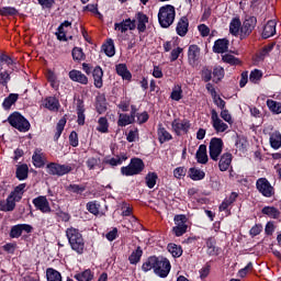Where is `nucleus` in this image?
Wrapping results in <instances>:
<instances>
[{"label": "nucleus", "mask_w": 281, "mask_h": 281, "mask_svg": "<svg viewBox=\"0 0 281 281\" xmlns=\"http://www.w3.org/2000/svg\"><path fill=\"white\" fill-rule=\"evenodd\" d=\"M66 236L74 251H76L79 255L85 254V238L82 237V234L79 229L75 227L67 228Z\"/></svg>", "instance_id": "f257e3e1"}, {"label": "nucleus", "mask_w": 281, "mask_h": 281, "mask_svg": "<svg viewBox=\"0 0 281 281\" xmlns=\"http://www.w3.org/2000/svg\"><path fill=\"white\" fill-rule=\"evenodd\" d=\"M175 16H177L175 5L165 4L160 7L158 11V22L160 27H164L165 30L170 27V25L175 23Z\"/></svg>", "instance_id": "f03ea898"}, {"label": "nucleus", "mask_w": 281, "mask_h": 281, "mask_svg": "<svg viewBox=\"0 0 281 281\" xmlns=\"http://www.w3.org/2000/svg\"><path fill=\"white\" fill-rule=\"evenodd\" d=\"M25 188H27L26 183H21L14 188V190L7 198V207L9 212H14L16 207V203L21 202L23 199V194H25Z\"/></svg>", "instance_id": "7ed1b4c3"}, {"label": "nucleus", "mask_w": 281, "mask_h": 281, "mask_svg": "<svg viewBox=\"0 0 281 281\" xmlns=\"http://www.w3.org/2000/svg\"><path fill=\"white\" fill-rule=\"evenodd\" d=\"M144 160H142L140 158H132L128 166L121 168V173L124 177H134V175H139L140 172H144Z\"/></svg>", "instance_id": "20e7f679"}, {"label": "nucleus", "mask_w": 281, "mask_h": 281, "mask_svg": "<svg viewBox=\"0 0 281 281\" xmlns=\"http://www.w3.org/2000/svg\"><path fill=\"white\" fill-rule=\"evenodd\" d=\"M9 124L20 131V133H27L30 131V121L25 119L21 113L14 112L8 117Z\"/></svg>", "instance_id": "39448f33"}, {"label": "nucleus", "mask_w": 281, "mask_h": 281, "mask_svg": "<svg viewBox=\"0 0 281 281\" xmlns=\"http://www.w3.org/2000/svg\"><path fill=\"white\" fill-rule=\"evenodd\" d=\"M256 188L259 194L266 196V199H271L276 194V189L271 186V182L267 178H259L256 181Z\"/></svg>", "instance_id": "423d86ee"}, {"label": "nucleus", "mask_w": 281, "mask_h": 281, "mask_svg": "<svg viewBox=\"0 0 281 281\" xmlns=\"http://www.w3.org/2000/svg\"><path fill=\"white\" fill-rule=\"evenodd\" d=\"M223 138L213 137L209 145V155L213 161H218L221 154L223 153Z\"/></svg>", "instance_id": "0eeeda50"}, {"label": "nucleus", "mask_w": 281, "mask_h": 281, "mask_svg": "<svg viewBox=\"0 0 281 281\" xmlns=\"http://www.w3.org/2000/svg\"><path fill=\"white\" fill-rule=\"evenodd\" d=\"M256 25H258V18L254 15H246L240 27V38H247V36H250L251 32L256 30Z\"/></svg>", "instance_id": "6e6552de"}, {"label": "nucleus", "mask_w": 281, "mask_h": 281, "mask_svg": "<svg viewBox=\"0 0 281 281\" xmlns=\"http://www.w3.org/2000/svg\"><path fill=\"white\" fill-rule=\"evenodd\" d=\"M46 170L48 175L64 177V175H69V172L74 170V167L71 165H60L57 162H50L46 166Z\"/></svg>", "instance_id": "1a4fd4ad"}, {"label": "nucleus", "mask_w": 281, "mask_h": 281, "mask_svg": "<svg viewBox=\"0 0 281 281\" xmlns=\"http://www.w3.org/2000/svg\"><path fill=\"white\" fill-rule=\"evenodd\" d=\"M170 269L172 266L170 265V260L164 257H158L155 273L159 276V278H168V273H170Z\"/></svg>", "instance_id": "9d476101"}, {"label": "nucleus", "mask_w": 281, "mask_h": 281, "mask_svg": "<svg viewBox=\"0 0 281 281\" xmlns=\"http://www.w3.org/2000/svg\"><path fill=\"white\" fill-rule=\"evenodd\" d=\"M176 226L172 228L175 236H183L188 232V217L186 215H176L173 218Z\"/></svg>", "instance_id": "9b49d317"}, {"label": "nucleus", "mask_w": 281, "mask_h": 281, "mask_svg": "<svg viewBox=\"0 0 281 281\" xmlns=\"http://www.w3.org/2000/svg\"><path fill=\"white\" fill-rule=\"evenodd\" d=\"M33 205L35 210H38L42 212V214H49L52 213V206L49 205V201L47 200V196L40 195L35 199H33Z\"/></svg>", "instance_id": "f8f14e48"}, {"label": "nucleus", "mask_w": 281, "mask_h": 281, "mask_svg": "<svg viewBox=\"0 0 281 281\" xmlns=\"http://www.w3.org/2000/svg\"><path fill=\"white\" fill-rule=\"evenodd\" d=\"M211 124L215 132L217 133H225L229 128V125H227L221 117H218V113H216V110H212L211 113Z\"/></svg>", "instance_id": "ddd939ff"}, {"label": "nucleus", "mask_w": 281, "mask_h": 281, "mask_svg": "<svg viewBox=\"0 0 281 281\" xmlns=\"http://www.w3.org/2000/svg\"><path fill=\"white\" fill-rule=\"evenodd\" d=\"M199 58H201V47L196 44H192L188 49V61L190 67H196L199 65Z\"/></svg>", "instance_id": "4468645a"}, {"label": "nucleus", "mask_w": 281, "mask_h": 281, "mask_svg": "<svg viewBox=\"0 0 281 281\" xmlns=\"http://www.w3.org/2000/svg\"><path fill=\"white\" fill-rule=\"evenodd\" d=\"M32 225L30 224H18L11 227L9 233L10 238H21L23 232L26 234H32Z\"/></svg>", "instance_id": "2eb2a0df"}, {"label": "nucleus", "mask_w": 281, "mask_h": 281, "mask_svg": "<svg viewBox=\"0 0 281 281\" xmlns=\"http://www.w3.org/2000/svg\"><path fill=\"white\" fill-rule=\"evenodd\" d=\"M171 126L177 135H181V133H188L190 131V121L188 120H179L176 119L172 123Z\"/></svg>", "instance_id": "dca6fc26"}, {"label": "nucleus", "mask_w": 281, "mask_h": 281, "mask_svg": "<svg viewBox=\"0 0 281 281\" xmlns=\"http://www.w3.org/2000/svg\"><path fill=\"white\" fill-rule=\"evenodd\" d=\"M234 159V156L232 153L226 151L218 158V168L221 172H227L229 170V167L232 166V160Z\"/></svg>", "instance_id": "f3484780"}, {"label": "nucleus", "mask_w": 281, "mask_h": 281, "mask_svg": "<svg viewBox=\"0 0 281 281\" xmlns=\"http://www.w3.org/2000/svg\"><path fill=\"white\" fill-rule=\"evenodd\" d=\"M136 27L137 24H135V20H131V18L123 20L121 23L114 24V30H119L122 32V34H125V32H128V30L133 31Z\"/></svg>", "instance_id": "a211bd4d"}, {"label": "nucleus", "mask_w": 281, "mask_h": 281, "mask_svg": "<svg viewBox=\"0 0 281 281\" xmlns=\"http://www.w3.org/2000/svg\"><path fill=\"white\" fill-rule=\"evenodd\" d=\"M135 23H137L136 30L138 31V34H144V32H146V24L148 23V15H146L142 11H138L135 14Z\"/></svg>", "instance_id": "6ab92c4d"}, {"label": "nucleus", "mask_w": 281, "mask_h": 281, "mask_svg": "<svg viewBox=\"0 0 281 281\" xmlns=\"http://www.w3.org/2000/svg\"><path fill=\"white\" fill-rule=\"evenodd\" d=\"M68 76L72 82H78L79 85H89V77L82 74L80 70L72 69L68 72Z\"/></svg>", "instance_id": "aec40b11"}, {"label": "nucleus", "mask_w": 281, "mask_h": 281, "mask_svg": "<svg viewBox=\"0 0 281 281\" xmlns=\"http://www.w3.org/2000/svg\"><path fill=\"white\" fill-rule=\"evenodd\" d=\"M92 78L95 89H102V87H104V81L102 80V78H104V70H102V67L95 66L94 69H92Z\"/></svg>", "instance_id": "412c9836"}, {"label": "nucleus", "mask_w": 281, "mask_h": 281, "mask_svg": "<svg viewBox=\"0 0 281 281\" xmlns=\"http://www.w3.org/2000/svg\"><path fill=\"white\" fill-rule=\"evenodd\" d=\"M229 49V40L218 38L214 42L213 52L214 54H225Z\"/></svg>", "instance_id": "4be33fe9"}, {"label": "nucleus", "mask_w": 281, "mask_h": 281, "mask_svg": "<svg viewBox=\"0 0 281 281\" xmlns=\"http://www.w3.org/2000/svg\"><path fill=\"white\" fill-rule=\"evenodd\" d=\"M188 27H190V21L188 20V16H182L177 24L176 32L178 36H186L188 34Z\"/></svg>", "instance_id": "5701e85b"}, {"label": "nucleus", "mask_w": 281, "mask_h": 281, "mask_svg": "<svg viewBox=\"0 0 281 281\" xmlns=\"http://www.w3.org/2000/svg\"><path fill=\"white\" fill-rule=\"evenodd\" d=\"M276 47V43H270L266 46H263L257 54H256V60L258 63H261L262 60H265V58H267V56H269V54H271V52H273V48Z\"/></svg>", "instance_id": "b1692460"}, {"label": "nucleus", "mask_w": 281, "mask_h": 281, "mask_svg": "<svg viewBox=\"0 0 281 281\" xmlns=\"http://www.w3.org/2000/svg\"><path fill=\"white\" fill-rule=\"evenodd\" d=\"M135 122V110H132L131 114L121 113L117 121V126L124 127Z\"/></svg>", "instance_id": "393cba45"}, {"label": "nucleus", "mask_w": 281, "mask_h": 281, "mask_svg": "<svg viewBox=\"0 0 281 281\" xmlns=\"http://www.w3.org/2000/svg\"><path fill=\"white\" fill-rule=\"evenodd\" d=\"M276 21L270 20L267 22V24L263 26V31L261 33L262 38H271V36H276Z\"/></svg>", "instance_id": "a878e982"}, {"label": "nucleus", "mask_w": 281, "mask_h": 281, "mask_svg": "<svg viewBox=\"0 0 281 281\" xmlns=\"http://www.w3.org/2000/svg\"><path fill=\"white\" fill-rule=\"evenodd\" d=\"M195 158H196L198 164H203V165L207 164V161H209L207 146H205L203 144L200 145L199 149L196 150Z\"/></svg>", "instance_id": "bb28decb"}, {"label": "nucleus", "mask_w": 281, "mask_h": 281, "mask_svg": "<svg viewBox=\"0 0 281 281\" xmlns=\"http://www.w3.org/2000/svg\"><path fill=\"white\" fill-rule=\"evenodd\" d=\"M32 159L35 168H43L45 166V155L42 149H35Z\"/></svg>", "instance_id": "cd10ccee"}, {"label": "nucleus", "mask_w": 281, "mask_h": 281, "mask_svg": "<svg viewBox=\"0 0 281 281\" xmlns=\"http://www.w3.org/2000/svg\"><path fill=\"white\" fill-rule=\"evenodd\" d=\"M30 175V167L26 164L19 165L15 170V177L19 181H25Z\"/></svg>", "instance_id": "c85d7f7f"}, {"label": "nucleus", "mask_w": 281, "mask_h": 281, "mask_svg": "<svg viewBox=\"0 0 281 281\" xmlns=\"http://www.w3.org/2000/svg\"><path fill=\"white\" fill-rule=\"evenodd\" d=\"M102 50L109 58H113V56H115V43L112 38L106 40V42L102 45Z\"/></svg>", "instance_id": "c756f323"}, {"label": "nucleus", "mask_w": 281, "mask_h": 281, "mask_svg": "<svg viewBox=\"0 0 281 281\" xmlns=\"http://www.w3.org/2000/svg\"><path fill=\"white\" fill-rule=\"evenodd\" d=\"M240 27H243V22H240V18H234L229 23V33L233 36H238V34H240Z\"/></svg>", "instance_id": "7c9ffc66"}, {"label": "nucleus", "mask_w": 281, "mask_h": 281, "mask_svg": "<svg viewBox=\"0 0 281 281\" xmlns=\"http://www.w3.org/2000/svg\"><path fill=\"white\" fill-rule=\"evenodd\" d=\"M157 260H158V257H155V256L147 258L142 266L143 271L147 273V271H151V269H154V273H155V269L157 268Z\"/></svg>", "instance_id": "2f4dec72"}, {"label": "nucleus", "mask_w": 281, "mask_h": 281, "mask_svg": "<svg viewBox=\"0 0 281 281\" xmlns=\"http://www.w3.org/2000/svg\"><path fill=\"white\" fill-rule=\"evenodd\" d=\"M116 74L117 76H121L123 80H131V78H133V75L128 71L126 64L116 65Z\"/></svg>", "instance_id": "473e14b6"}, {"label": "nucleus", "mask_w": 281, "mask_h": 281, "mask_svg": "<svg viewBox=\"0 0 281 281\" xmlns=\"http://www.w3.org/2000/svg\"><path fill=\"white\" fill-rule=\"evenodd\" d=\"M142 256H144V250L138 246V247L128 256V262H130V265H138L139 260H142Z\"/></svg>", "instance_id": "72a5a7b5"}, {"label": "nucleus", "mask_w": 281, "mask_h": 281, "mask_svg": "<svg viewBox=\"0 0 281 281\" xmlns=\"http://www.w3.org/2000/svg\"><path fill=\"white\" fill-rule=\"evenodd\" d=\"M157 133L158 140L161 144H166V142H170V139H172V135L170 134V132H167V130L165 127H161V125H159Z\"/></svg>", "instance_id": "f704fd0d"}, {"label": "nucleus", "mask_w": 281, "mask_h": 281, "mask_svg": "<svg viewBox=\"0 0 281 281\" xmlns=\"http://www.w3.org/2000/svg\"><path fill=\"white\" fill-rule=\"evenodd\" d=\"M189 177L192 179V181H201L205 179V171L196 168H190L189 169Z\"/></svg>", "instance_id": "c9c22d12"}, {"label": "nucleus", "mask_w": 281, "mask_h": 281, "mask_svg": "<svg viewBox=\"0 0 281 281\" xmlns=\"http://www.w3.org/2000/svg\"><path fill=\"white\" fill-rule=\"evenodd\" d=\"M66 124H67V117L66 116L61 117L58 121V123L56 125V133L54 135V140L55 142H58V139H60V135H63V131H65Z\"/></svg>", "instance_id": "e433bc0d"}, {"label": "nucleus", "mask_w": 281, "mask_h": 281, "mask_svg": "<svg viewBox=\"0 0 281 281\" xmlns=\"http://www.w3.org/2000/svg\"><path fill=\"white\" fill-rule=\"evenodd\" d=\"M71 56L75 63H80L81 60H86L87 58V55H85V52L82 50V48L78 46L72 48Z\"/></svg>", "instance_id": "4c0bfd02"}, {"label": "nucleus", "mask_w": 281, "mask_h": 281, "mask_svg": "<svg viewBox=\"0 0 281 281\" xmlns=\"http://www.w3.org/2000/svg\"><path fill=\"white\" fill-rule=\"evenodd\" d=\"M212 72H213V82H215L216 85H218V82H221V80L225 78V69L221 66L214 67Z\"/></svg>", "instance_id": "58836bf2"}, {"label": "nucleus", "mask_w": 281, "mask_h": 281, "mask_svg": "<svg viewBox=\"0 0 281 281\" xmlns=\"http://www.w3.org/2000/svg\"><path fill=\"white\" fill-rule=\"evenodd\" d=\"M167 249L173 258H181V256H183V248L177 244H169Z\"/></svg>", "instance_id": "ea45409f"}, {"label": "nucleus", "mask_w": 281, "mask_h": 281, "mask_svg": "<svg viewBox=\"0 0 281 281\" xmlns=\"http://www.w3.org/2000/svg\"><path fill=\"white\" fill-rule=\"evenodd\" d=\"M270 146L274 150L281 147V134L280 132L276 131L270 135Z\"/></svg>", "instance_id": "a19ab883"}, {"label": "nucleus", "mask_w": 281, "mask_h": 281, "mask_svg": "<svg viewBox=\"0 0 281 281\" xmlns=\"http://www.w3.org/2000/svg\"><path fill=\"white\" fill-rule=\"evenodd\" d=\"M65 190L70 194H82L87 190V187L83 184H69L65 187Z\"/></svg>", "instance_id": "79ce46f5"}, {"label": "nucleus", "mask_w": 281, "mask_h": 281, "mask_svg": "<svg viewBox=\"0 0 281 281\" xmlns=\"http://www.w3.org/2000/svg\"><path fill=\"white\" fill-rule=\"evenodd\" d=\"M74 278L77 281H91L93 280V271H91V269H87L82 272L75 274Z\"/></svg>", "instance_id": "37998d69"}, {"label": "nucleus", "mask_w": 281, "mask_h": 281, "mask_svg": "<svg viewBox=\"0 0 281 281\" xmlns=\"http://www.w3.org/2000/svg\"><path fill=\"white\" fill-rule=\"evenodd\" d=\"M46 277H47V281H63V276H60V272H58V270H55L53 268H48L46 270Z\"/></svg>", "instance_id": "c03bdc74"}, {"label": "nucleus", "mask_w": 281, "mask_h": 281, "mask_svg": "<svg viewBox=\"0 0 281 281\" xmlns=\"http://www.w3.org/2000/svg\"><path fill=\"white\" fill-rule=\"evenodd\" d=\"M261 212L270 218H280V211L274 206H265Z\"/></svg>", "instance_id": "a18cd8bd"}, {"label": "nucleus", "mask_w": 281, "mask_h": 281, "mask_svg": "<svg viewBox=\"0 0 281 281\" xmlns=\"http://www.w3.org/2000/svg\"><path fill=\"white\" fill-rule=\"evenodd\" d=\"M157 179H159V177L157 176L156 172H149V173L145 177V181H146L147 188H149L150 190H153V188H155V186H157Z\"/></svg>", "instance_id": "49530a36"}, {"label": "nucleus", "mask_w": 281, "mask_h": 281, "mask_svg": "<svg viewBox=\"0 0 281 281\" xmlns=\"http://www.w3.org/2000/svg\"><path fill=\"white\" fill-rule=\"evenodd\" d=\"M19 11L14 7H2L0 8V16H16Z\"/></svg>", "instance_id": "de8ad7c7"}, {"label": "nucleus", "mask_w": 281, "mask_h": 281, "mask_svg": "<svg viewBox=\"0 0 281 281\" xmlns=\"http://www.w3.org/2000/svg\"><path fill=\"white\" fill-rule=\"evenodd\" d=\"M223 63H226L227 65L236 66L240 65V59L232 54H225L222 56Z\"/></svg>", "instance_id": "09e8293b"}, {"label": "nucleus", "mask_w": 281, "mask_h": 281, "mask_svg": "<svg viewBox=\"0 0 281 281\" xmlns=\"http://www.w3.org/2000/svg\"><path fill=\"white\" fill-rule=\"evenodd\" d=\"M18 100L19 93H10L7 98H4L2 106H13V104H16Z\"/></svg>", "instance_id": "8fccbe9b"}, {"label": "nucleus", "mask_w": 281, "mask_h": 281, "mask_svg": "<svg viewBox=\"0 0 281 281\" xmlns=\"http://www.w3.org/2000/svg\"><path fill=\"white\" fill-rule=\"evenodd\" d=\"M98 124L97 131L99 133H109V120L106 117H100Z\"/></svg>", "instance_id": "3c124183"}, {"label": "nucleus", "mask_w": 281, "mask_h": 281, "mask_svg": "<svg viewBox=\"0 0 281 281\" xmlns=\"http://www.w3.org/2000/svg\"><path fill=\"white\" fill-rule=\"evenodd\" d=\"M207 254L209 256H217L218 248H216V243L213 239L206 240Z\"/></svg>", "instance_id": "603ef678"}, {"label": "nucleus", "mask_w": 281, "mask_h": 281, "mask_svg": "<svg viewBox=\"0 0 281 281\" xmlns=\"http://www.w3.org/2000/svg\"><path fill=\"white\" fill-rule=\"evenodd\" d=\"M212 69H210L207 66H204L200 71L203 82H210V80H212Z\"/></svg>", "instance_id": "864d4df0"}, {"label": "nucleus", "mask_w": 281, "mask_h": 281, "mask_svg": "<svg viewBox=\"0 0 281 281\" xmlns=\"http://www.w3.org/2000/svg\"><path fill=\"white\" fill-rule=\"evenodd\" d=\"M126 159H128V157H126V155L116 156V157L108 160L106 164H110V166H122V164H124V161H126Z\"/></svg>", "instance_id": "5fc2aeb1"}, {"label": "nucleus", "mask_w": 281, "mask_h": 281, "mask_svg": "<svg viewBox=\"0 0 281 281\" xmlns=\"http://www.w3.org/2000/svg\"><path fill=\"white\" fill-rule=\"evenodd\" d=\"M42 10H52L56 5V0H37Z\"/></svg>", "instance_id": "6e6d98bb"}, {"label": "nucleus", "mask_w": 281, "mask_h": 281, "mask_svg": "<svg viewBox=\"0 0 281 281\" xmlns=\"http://www.w3.org/2000/svg\"><path fill=\"white\" fill-rule=\"evenodd\" d=\"M12 80V77L10 76V72L8 70L1 71L0 72V85L1 87L8 88V82Z\"/></svg>", "instance_id": "4d7b16f0"}, {"label": "nucleus", "mask_w": 281, "mask_h": 281, "mask_svg": "<svg viewBox=\"0 0 281 281\" xmlns=\"http://www.w3.org/2000/svg\"><path fill=\"white\" fill-rule=\"evenodd\" d=\"M57 36V41H63L64 43H67V32L65 31V26L60 25L57 27V32L55 33Z\"/></svg>", "instance_id": "13d9d810"}, {"label": "nucleus", "mask_w": 281, "mask_h": 281, "mask_svg": "<svg viewBox=\"0 0 281 281\" xmlns=\"http://www.w3.org/2000/svg\"><path fill=\"white\" fill-rule=\"evenodd\" d=\"M258 102L259 104H267V106H281V102L271 100V99H267V97H259L258 98Z\"/></svg>", "instance_id": "bf43d9fd"}, {"label": "nucleus", "mask_w": 281, "mask_h": 281, "mask_svg": "<svg viewBox=\"0 0 281 281\" xmlns=\"http://www.w3.org/2000/svg\"><path fill=\"white\" fill-rule=\"evenodd\" d=\"M262 78V71L255 69L249 75L250 82H254V85L260 82V79Z\"/></svg>", "instance_id": "052dcab7"}, {"label": "nucleus", "mask_w": 281, "mask_h": 281, "mask_svg": "<svg viewBox=\"0 0 281 281\" xmlns=\"http://www.w3.org/2000/svg\"><path fill=\"white\" fill-rule=\"evenodd\" d=\"M181 54H183L182 47L173 48L170 53V63H175V60H178L179 56H181Z\"/></svg>", "instance_id": "680f3d73"}, {"label": "nucleus", "mask_w": 281, "mask_h": 281, "mask_svg": "<svg viewBox=\"0 0 281 281\" xmlns=\"http://www.w3.org/2000/svg\"><path fill=\"white\" fill-rule=\"evenodd\" d=\"M44 106H60V101L56 97H47Z\"/></svg>", "instance_id": "e2e57ef3"}, {"label": "nucleus", "mask_w": 281, "mask_h": 281, "mask_svg": "<svg viewBox=\"0 0 281 281\" xmlns=\"http://www.w3.org/2000/svg\"><path fill=\"white\" fill-rule=\"evenodd\" d=\"M87 210L88 212H90V214H94V216H98V214H100V207H98V204H95V202H88Z\"/></svg>", "instance_id": "0e129e2a"}, {"label": "nucleus", "mask_w": 281, "mask_h": 281, "mask_svg": "<svg viewBox=\"0 0 281 281\" xmlns=\"http://www.w3.org/2000/svg\"><path fill=\"white\" fill-rule=\"evenodd\" d=\"M77 123L79 126H85V108H78L77 109Z\"/></svg>", "instance_id": "69168bd1"}, {"label": "nucleus", "mask_w": 281, "mask_h": 281, "mask_svg": "<svg viewBox=\"0 0 281 281\" xmlns=\"http://www.w3.org/2000/svg\"><path fill=\"white\" fill-rule=\"evenodd\" d=\"M187 172L188 169H186V167H178L173 170V176L176 179H181L182 177H186Z\"/></svg>", "instance_id": "338daca9"}, {"label": "nucleus", "mask_w": 281, "mask_h": 281, "mask_svg": "<svg viewBox=\"0 0 281 281\" xmlns=\"http://www.w3.org/2000/svg\"><path fill=\"white\" fill-rule=\"evenodd\" d=\"M250 113L252 117H262V115H265V109L252 106L250 108Z\"/></svg>", "instance_id": "774afa93"}]
</instances>
